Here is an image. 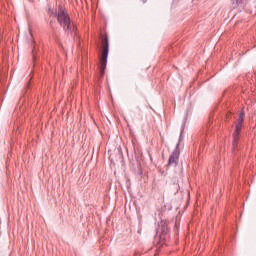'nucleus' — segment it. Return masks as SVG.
Instances as JSON below:
<instances>
[{"instance_id":"nucleus-1","label":"nucleus","mask_w":256,"mask_h":256,"mask_svg":"<svg viewBox=\"0 0 256 256\" xmlns=\"http://www.w3.org/2000/svg\"><path fill=\"white\" fill-rule=\"evenodd\" d=\"M101 47L100 75L103 77V75H105V69H107V57H109V38H107V36L102 37Z\"/></svg>"},{"instance_id":"nucleus-2","label":"nucleus","mask_w":256,"mask_h":256,"mask_svg":"<svg viewBox=\"0 0 256 256\" xmlns=\"http://www.w3.org/2000/svg\"><path fill=\"white\" fill-rule=\"evenodd\" d=\"M243 123H245V111H241L239 114V118L236 122V127H235V131L233 133V151H235V149H237V144L239 143V139L241 135V131H243Z\"/></svg>"},{"instance_id":"nucleus-3","label":"nucleus","mask_w":256,"mask_h":256,"mask_svg":"<svg viewBox=\"0 0 256 256\" xmlns=\"http://www.w3.org/2000/svg\"><path fill=\"white\" fill-rule=\"evenodd\" d=\"M65 25L67 27V36L70 37V39H79L77 36V26L71 17H69V14H65Z\"/></svg>"},{"instance_id":"nucleus-4","label":"nucleus","mask_w":256,"mask_h":256,"mask_svg":"<svg viewBox=\"0 0 256 256\" xmlns=\"http://www.w3.org/2000/svg\"><path fill=\"white\" fill-rule=\"evenodd\" d=\"M168 233H169V228L167 227V223L160 222L159 227L156 231V239L157 237H159L160 243H163V241H166Z\"/></svg>"},{"instance_id":"nucleus-5","label":"nucleus","mask_w":256,"mask_h":256,"mask_svg":"<svg viewBox=\"0 0 256 256\" xmlns=\"http://www.w3.org/2000/svg\"><path fill=\"white\" fill-rule=\"evenodd\" d=\"M179 155H181V150L179 149V143L176 145V148L174 151L171 153L169 160H168V165L171 167H177L179 165Z\"/></svg>"},{"instance_id":"nucleus-6","label":"nucleus","mask_w":256,"mask_h":256,"mask_svg":"<svg viewBox=\"0 0 256 256\" xmlns=\"http://www.w3.org/2000/svg\"><path fill=\"white\" fill-rule=\"evenodd\" d=\"M58 23H60L61 27L65 29V8L63 6H60L58 9V12L56 13Z\"/></svg>"},{"instance_id":"nucleus-7","label":"nucleus","mask_w":256,"mask_h":256,"mask_svg":"<svg viewBox=\"0 0 256 256\" xmlns=\"http://www.w3.org/2000/svg\"><path fill=\"white\" fill-rule=\"evenodd\" d=\"M32 55H33V63H35V61H37V52L35 51V49L32 50Z\"/></svg>"},{"instance_id":"nucleus-8","label":"nucleus","mask_w":256,"mask_h":256,"mask_svg":"<svg viewBox=\"0 0 256 256\" xmlns=\"http://www.w3.org/2000/svg\"><path fill=\"white\" fill-rule=\"evenodd\" d=\"M176 191H179V184H174Z\"/></svg>"},{"instance_id":"nucleus-9","label":"nucleus","mask_w":256,"mask_h":256,"mask_svg":"<svg viewBox=\"0 0 256 256\" xmlns=\"http://www.w3.org/2000/svg\"><path fill=\"white\" fill-rule=\"evenodd\" d=\"M230 118H231V114L228 113V114L226 115V119H230Z\"/></svg>"},{"instance_id":"nucleus-10","label":"nucleus","mask_w":256,"mask_h":256,"mask_svg":"<svg viewBox=\"0 0 256 256\" xmlns=\"http://www.w3.org/2000/svg\"><path fill=\"white\" fill-rule=\"evenodd\" d=\"M143 1V3H147V0H142Z\"/></svg>"}]
</instances>
